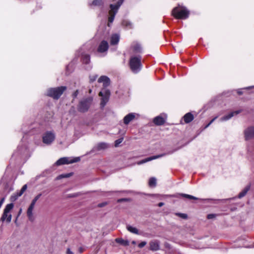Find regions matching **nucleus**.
I'll return each instance as SVG.
<instances>
[{"instance_id": "obj_30", "label": "nucleus", "mask_w": 254, "mask_h": 254, "mask_svg": "<svg viewBox=\"0 0 254 254\" xmlns=\"http://www.w3.org/2000/svg\"><path fill=\"white\" fill-rule=\"evenodd\" d=\"M181 195L186 198H187L191 199H198L197 198H196L192 195H191L183 194V193L181 194Z\"/></svg>"}, {"instance_id": "obj_40", "label": "nucleus", "mask_w": 254, "mask_h": 254, "mask_svg": "<svg viewBox=\"0 0 254 254\" xmlns=\"http://www.w3.org/2000/svg\"><path fill=\"white\" fill-rule=\"evenodd\" d=\"M215 216V214H210L207 215V217L208 219H212V218H214Z\"/></svg>"}, {"instance_id": "obj_2", "label": "nucleus", "mask_w": 254, "mask_h": 254, "mask_svg": "<svg viewBox=\"0 0 254 254\" xmlns=\"http://www.w3.org/2000/svg\"><path fill=\"white\" fill-rule=\"evenodd\" d=\"M172 14L177 19H186L189 17V11L185 7L179 5L173 8Z\"/></svg>"}, {"instance_id": "obj_18", "label": "nucleus", "mask_w": 254, "mask_h": 254, "mask_svg": "<svg viewBox=\"0 0 254 254\" xmlns=\"http://www.w3.org/2000/svg\"><path fill=\"white\" fill-rule=\"evenodd\" d=\"M193 116L190 113H187L184 116V121L186 123L188 124L191 122L193 120Z\"/></svg>"}, {"instance_id": "obj_20", "label": "nucleus", "mask_w": 254, "mask_h": 254, "mask_svg": "<svg viewBox=\"0 0 254 254\" xmlns=\"http://www.w3.org/2000/svg\"><path fill=\"white\" fill-rule=\"evenodd\" d=\"M133 50L134 53H139L142 52V48L141 45L138 43H134L132 46Z\"/></svg>"}, {"instance_id": "obj_13", "label": "nucleus", "mask_w": 254, "mask_h": 254, "mask_svg": "<svg viewBox=\"0 0 254 254\" xmlns=\"http://www.w3.org/2000/svg\"><path fill=\"white\" fill-rule=\"evenodd\" d=\"M241 112V110H237L234 112H231L227 115H226L220 119V121L223 122L226 121L227 120H229L232 117H233L234 116L238 114H239Z\"/></svg>"}, {"instance_id": "obj_17", "label": "nucleus", "mask_w": 254, "mask_h": 254, "mask_svg": "<svg viewBox=\"0 0 254 254\" xmlns=\"http://www.w3.org/2000/svg\"><path fill=\"white\" fill-rule=\"evenodd\" d=\"M165 118L161 116H158L154 119V123L158 126L162 125L165 122Z\"/></svg>"}, {"instance_id": "obj_33", "label": "nucleus", "mask_w": 254, "mask_h": 254, "mask_svg": "<svg viewBox=\"0 0 254 254\" xmlns=\"http://www.w3.org/2000/svg\"><path fill=\"white\" fill-rule=\"evenodd\" d=\"M26 189H27V185H25L21 188L20 191L18 194V196H21L23 193V192L26 190Z\"/></svg>"}, {"instance_id": "obj_22", "label": "nucleus", "mask_w": 254, "mask_h": 254, "mask_svg": "<svg viewBox=\"0 0 254 254\" xmlns=\"http://www.w3.org/2000/svg\"><path fill=\"white\" fill-rule=\"evenodd\" d=\"M104 4V1L103 0H94L91 4H90L91 6H102Z\"/></svg>"}, {"instance_id": "obj_45", "label": "nucleus", "mask_w": 254, "mask_h": 254, "mask_svg": "<svg viewBox=\"0 0 254 254\" xmlns=\"http://www.w3.org/2000/svg\"><path fill=\"white\" fill-rule=\"evenodd\" d=\"M91 91H92V90L91 89H90L89 92L90 93H91Z\"/></svg>"}, {"instance_id": "obj_42", "label": "nucleus", "mask_w": 254, "mask_h": 254, "mask_svg": "<svg viewBox=\"0 0 254 254\" xmlns=\"http://www.w3.org/2000/svg\"><path fill=\"white\" fill-rule=\"evenodd\" d=\"M164 205V203L163 202H160L158 203V205L159 207H161L163 205Z\"/></svg>"}, {"instance_id": "obj_38", "label": "nucleus", "mask_w": 254, "mask_h": 254, "mask_svg": "<svg viewBox=\"0 0 254 254\" xmlns=\"http://www.w3.org/2000/svg\"><path fill=\"white\" fill-rule=\"evenodd\" d=\"M217 117H215L213 118L205 127V128H207L216 119Z\"/></svg>"}, {"instance_id": "obj_34", "label": "nucleus", "mask_w": 254, "mask_h": 254, "mask_svg": "<svg viewBox=\"0 0 254 254\" xmlns=\"http://www.w3.org/2000/svg\"><path fill=\"white\" fill-rule=\"evenodd\" d=\"M177 215L183 219H186L188 217L187 215L184 213H177Z\"/></svg>"}, {"instance_id": "obj_32", "label": "nucleus", "mask_w": 254, "mask_h": 254, "mask_svg": "<svg viewBox=\"0 0 254 254\" xmlns=\"http://www.w3.org/2000/svg\"><path fill=\"white\" fill-rule=\"evenodd\" d=\"M122 24L126 27L131 28V23L127 20H124L122 22Z\"/></svg>"}, {"instance_id": "obj_31", "label": "nucleus", "mask_w": 254, "mask_h": 254, "mask_svg": "<svg viewBox=\"0 0 254 254\" xmlns=\"http://www.w3.org/2000/svg\"><path fill=\"white\" fill-rule=\"evenodd\" d=\"M181 195L186 198H187L191 199H198L197 198H196L192 195H191L183 194V193L181 194Z\"/></svg>"}, {"instance_id": "obj_41", "label": "nucleus", "mask_w": 254, "mask_h": 254, "mask_svg": "<svg viewBox=\"0 0 254 254\" xmlns=\"http://www.w3.org/2000/svg\"><path fill=\"white\" fill-rule=\"evenodd\" d=\"M66 254H74V253L70 251L69 248H68L66 250Z\"/></svg>"}, {"instance_id": "obj_25", "label": "nucleus", "mask_w": 254, "mask_h": 254, "mask_svg": "<svg viewBox=\"0 0 254 254\" xmlns=\"http://www.w3.org/2000/svg\"><path fill=\"white\" fill-rule=\"evenodd\" d=\"M249 188H250L249 187H246L242 192H241L239 194L238 197L241 198L244 197L247 193L248 191L249 190Z\"/></svg>"}, {"instance_id": "obj_27", "label": "nucleus", "mask_w": 254, "mask_h": 254, "mask_svg": "<svg viewBox=\"0 0 254 254\" xmlns=\"http://www.w3.org/2000/svg\"><path fill=\"white\" fill-rule=\"evenodd\" d=\"M41 195L42 194L41 193H40V194H38L37 196H36L34 197V198L32 200V202H31L30 204L35 206L36 201L39 199V198L40 197Z\"/></svg>"}, {"instance_id": "obj_44", "label": "nucleus", "mask_w": 254, "mask_h": 254, "mask_svg": "<svg viewBox=\"0 0 254 254\" xmlns=\"http://www.w3.org/2000/svg\"><path fill=\"white\" fill-rule=\"evenodd\" d=\"M238 94H242V92H241L239 91V92H238Z\"/></svg>"}, {"instance_id": "obj_15", "label": "nucleus", "mask_w": 254, "mask_h": 254, "mask_svg": "<svg viewBox=\"0 0 254 254\" xmlns=\"http://www.w3.org/2000/svg\"><path fill=\"white\" fill-rule=\"evenodd\" d=\"M165 155V154H160V155H155V156H152V157H150L147 158L146 159H143V160H142L137 162V164L138 165H140V164L145 163H146L147 162L151 161L152 160L156 159L159 158L160 157H163Z\"/></svg>"}, {"instance_id": "obj_12", "label": "nucleus", "mask_w": 254, "mask_h": 254, "mask_svg": "<svg viewBox=\"0 0 254 254\" xmlns=\"http://www.w3.org/2000/svg\"><path fill=\"white\" fill-rule=\"evenodd\" d=\"M34 206L33 205L30 204L29 206L28 207L27 210V215L28 218V219L31 222L34 221L35 219V217L33 215V211L34 208Z\"/></svg>"}, {"instance_id": "obj_14", "label": "nucleus", "mask_w": 254, "mask_h": 254, "mask_svg": "<svg viewBox=\"0 0 254 254\" xmlns=\"http://www.w3.org/2000/svg\"><path fill=\"white\" fill-rule=\"evenodd\" d=\"M108 43L106 41H103L101 42L98 49V51L99 52L103 53L106 51L108 49Z\"/></svg>"}, {"instance_id": "obj_7", "label": "nucleus", "mask_w": 254, "mask_h": 254, "mask_svg": "<svg viewBox=\"0 0 254 254\" xmlns=\"http://www.w3.org/2000/svg\"><path fill=\"white\" fill-rule=\"evenodd\" d=\"M13 206V204L12 203L6 205L1 217V221H3L6 219L7 222H10L11 221L12 216L11 214H8V213L12 209Z\"/></svg>"}, {"instance_id": "obj_19", "label": "nucleus", "mask_w": 254, "mask_h": 254, "mask_svg": "<svg viewBox=\"0 0 254 254\" xmlns=\"http://www.w3.org/2000/svg\"><path fill=\"white\" fill-rule=\"evenodd\" d=\"M120 37L119 35L115 34L111 36V44L116 45L118 43L119 41Z\"/></svg>"}, {"instance_id": "obj_23", "label": "nucleus", "mask_w": 254, "mask_h": 254, "mask_svg": "<svg viewBox=\"0 0 254 254\" xmlns=\"http://www.w3.org/2000/svg\"><path fill=\"white\" fill-rule=\"evenodd\" d=\"M127 228L128 231H129L130 233L135 234H138V230L137 228L135 227H132L130 225H127Z\"/></svg>"}, {"instance_id": "obj_3", "label": "nucleus", "mask_w": 254, "mask_h": 254, "mask_svg": "<svg viewBox=\"0 0 254 254\" xmlns=\"http://www.w3.org/2000/svg\"><path fill=\"white\" fill-rule=\"evenodd\" d=\"M129 66L133 73L139 72L141 69V57H131L129 60Z\"/></svg>"}, {"instance_id": "obj_24", "label": "nucleus", "mask_w": 254, "mask_h": 254, "mask_svg": "<svg viewBox=\"0 0 254 254\" xmlns=\"http://www.w3.org/2000/svg\"><path fill=\"white\" fill-rule=\"evenodd\" d=\"M82 60L84 64H87L90 62V56L87 54L82 55Z\"/></svg>"}, {"instance_id": "obj_43", "label": "nucleus", "mask_w": 254, "mask_h": 254, "mask_svg": "<svg viewBox=\"0 0 254 254\" xmlns=\"http://www.w3.org/2000/svg\"><path fill=\"white\" fill-rule=\"evenodd\" d=\"M21 212H22V209L21 208V209H20V210L18 212V216H19L21 214Z\"/></svg>"}, {"instance_id": "obj_16", "label": "nucleus", "mask_w": 254, "mask_h": 254, "mask_svg": "<svg viewBox=\"0 0 254 254\" xmlns=\"http://www.w3.org/2000/svg\"><path fill=\"white\" fill-rule=\"evenodd\" d=\"M134 113H129L126 115L124 118V123L126 125H128L131 121L135 118Z\"/></svg>"}, {"instance_id": "obj_9", "label": "nucleus", "mask_w": 254, "mask_h": 254, "mask_svg": "<svg viewBox=\"0 0 254 254\" xmlns=\"http://www.w3.org/2000/svg\"><path fill=\"white\" fill-rule=\"evenodd\" d=\"M43 142L46 144H50L55 139V134L51 131H47L43 135Z\"/></svg>"}, {"instance_id": "obj_48", "label": "nucleus", "mask_w": 254, "mask_h": 254, "mask_svg": "<svg viewBox=\"0 0 254 254\" xmlns=\"http://www.w3.org/2000/svg\"><path fill=\"white\" fill-rule=\"evenodd\" d=\"M115 0H114V1H115Z\"/></svg>"}, {"instance_id": "obj_28", "label": "nucleus", "mask_w": 254, "mask_h": 254, "mask_svg": "<svg viewBox=\"0 0 254 254\" xmlns=\"http://www.w3.org/2000/svg\"><path fill=\"white\" fill-rule=\"evenodd\" d=\"M71 176L70 174H62L57 177V180H60L64 178H68Z\"/></svg>"}, {"instance_id": "obj_6", "label": "nucleus", "mask_w": 254, "mask_h": 254, "mask_svg": "<svg viewBox=\"0 0 254 254\" xmlns=\"http://www.w3.org/2000/svg\"><path fill=\"white\" fill-rule=\"evenodd\" d=\"M123 2V0H119L117 4H111L110 5V10L109 12V17L108 18V26H110V23H111L113 22L116 14L117 13L118 10L120 7V6L122 4Z\"/></svg>"}, {"instance_id": "obj_46", "label": "nucleus", "mask_w": 254, "mask_h": 254, "mask_svg": "<svg viewBox=\"0 0 254 254\" xmlns=\"http://www.w3.org/2000/svg\"><path fill=\"white\" fill-rule=\"evenodd\" d=\"M82 250L81 249L80 250V253H82Z\"/></svg>"}, {"instance_id": "obj_10", "label": "nucleus", "mask_w": 254, "mask_h": 254, "mask_svg": "<svg viewBox=\"0 0 254 254\" xmlns=\"http://www.w3.org/2000/svg\"><path fill=\"white\" fill-rule=\"evenodd\" d=\"M246 140H249L254 137V127H248L244 131Z\"/></svg>"}, {"instance_id": "obj_35", "label": "nucleus", "mask_w": 254, "mask_h": 254, "mask_svg": "<svg viewBox=\"0 0 254 254\" xmlns=\"http://www.w3.org/2000/svg\"><path fill=\"white\" fill-rule=\"evenodd\" d=\"M123 140V138H120L115 141V146H117L120 143H121Z\"/></svg>"}, {"instance_id": "obj_4", "label": "nucleus", "mask_w": 254, "mask_h": 254, "mask_svg": "<svg viewBox=\"0 0 254 254\" xmlns=\"http://www.w3.org/2000/svg\"><path fill=\"white\" fill-rule=\"evenodd\" d=\"M66 89V86L51 88L48 90L47 95L55 99H58Z\"/></svg>"}, {"instance_id": "obj_5", "label": "nucleus", "mask_w": 254, "mask_h": 254, "mask_svg": "<svg viewBox=\"0 0 254 254\" xmlns=\"http://www.w3.org/2000/svg\"><path fill=\"white\" fill-rule=\"evenodd\" d=\"M93 101L92 97H88L81 100L77 106V110L79 112L85 113L87 112L91 105Z\"/></svg>"}, {"instance_id": "obj_8", "label": "nucleus", "mask_w": 254, "mask_h": 254, "mask_svg": "<svg viewBox=\"0 0 254 254\" xmlns=\"http://www.w3.org/2000/svg\"><path fill=\"white\" fill-rule=\"evenodd\" d=\"M80 160L79 157L75 158H70V157H63L59 159L56 162V164L57 166L63 165V164H68L78 162Z\"/></svg>"}, {"instance_id": "obj_29", "label": "nucleus", "mask_w": 254, "mask_h": 254, "mask_svg": "<svg viewBox=\"0 0 254 254\" xmlns=\"http://www.w3.org/2000/svg\"><path fill=\"white\" fill-rule=\"evenodd\" d=\"M116 241L119 243H121L125 246H127L128 245V242L127 241H124V240L123 239H116Z\"/></svg>"}, {"instance_id": "obj_26", "label": "nucleus", "mask_w": 254, "mask_h": 254, "mask_svg": "<svg viewBox=\"0 0 254 254\" xmlns=\"http://www.w3.org/2000/svg\"><path fill=\"white\" fill-rule=\"evenodd\" d=\"M156 184V179L155 178H151L149 181L150 187H155Z\"/></svg>"}, {"instance_id": "obj_47", "label": "nucleus", "mask_w": 254, "mask_h": 254, "mask_svg": "<svg viewBox=\"0 0 254 254\" xmlns=\"http://www.w3.org/2000/svg\"><path fill=\"white\" fill-rule=\"evenodd\" d=\"M99 205H100V206H103V205H102V204H100Z\"/></svg>"}, {"instance_id": "obj_1", "label": "nucleus", "mask_w": 254, "mask_h": 254, "mask_svg": "<svg viewBox=\"0 0 254 254\" xmlns=\"http://www.w3.org/2000/svg\"><path fill=\"white\" fill-rule=\"evenodd\" d=\"M98 82H103L104 88L99 92V96L102 97L101 105L104 107L108 101L110 95V92L108 89L105 88L109 86L110 83V80L109 77L106 76H101L98 79Z\"/></svg>"}, {"instance_id": "obj_39", "label": "nucleus", "mask_w": 254, "mask_h": 254, "mask_svg": "<svg viewBox=\"0 0 254 254\" xmlns=\"http://www.w3.org/2000/svg\"><path fill=\"white\" fill-rule=\"evenodd\" d=\"M97 77V76L96 75L91 76L90 77V80L91 81L93 82V81H95L96 80Z\"/></svg>"}, {"instance_id": "obj_21", "label": "nucleus", "mask_w": 254, "mask_h": 254, "mask_svg": "<svg viewBox=\"0 0 254 254\" xmlns=\"http://www.w3.org/2000/svg\"><path fill=\"white\" fill-rule=\"evenodd\" d=\"M109 147L108 144L105 142H101L98 143L96 146V150H100L102 149H105Z\"/></svg>"}, {"instance_id": "obj_11", "label": "nucleus", "mask_w": 254, "mask_h": 254, "mask_svg": "<svg viewBox=\"0 0 254 254\" xmlns=\"http://www.w3.org/2000/svg\"><path fill=\"white\" fill-rule=\"evenodd\" d=\"M150 249L152 251H157L160 249V243L158 240H152L149 243Z\"/></svg>"}, {"instance_id": "obj_36", "label": "nucleus", "mask_w": 254, "mask_h": 254, "mask_svg": "<svg viewBox=\"0 0 254 254\" xmlns=\"http://www.w3.org/2000/svg\"><path fill=\"white\" fill-rule=\"evenodd\" d=\"M79 93V91L78 90H76L73 94H72V97L74 99L76 98L77 96H78Z\"/></svg>"}, {"instance_id": "obj_37", "label": "nucleus", "mask_w": 254, "mask_h": 254, "mask_svg": "<svg viewBox=\"0 0 254 254\" xmlns=\"http://www.w3.org/2000/svg\"><path fill=\"white\" fill-rule=\"evenodd\" d=\"M146 245V242H144V241L138 244V247L141 248H143V247H144Z\"/></svg>"}]
</instances>
